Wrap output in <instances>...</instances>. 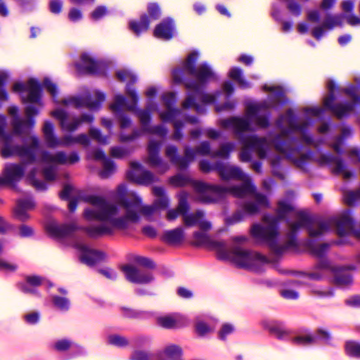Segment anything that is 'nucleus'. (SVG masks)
Listing matches in <instances>:
<instances>
[{"label": "nucleus", "mask_w": 360, "mask_h": 360, "mask_svg": "<svg viewBox=\"0 0 360 360\" xmlns=\"http://www.w3.org/2000/svg\"><path fill=\"white\" fill-rule=\"evenodd\" d=\"M105 224L96 226H79V230L84 231L89 238H97L104 235H112L113 229Z\"/></svg>", "instance_id": "obj_29"}, {"label": "nucleus", "mask_w": 360, "mask_h": 360, "mask_svg": "<svg viewBox=\"0 0 360 360\" xmlns=\"http://www.w3.org/2000/svg\"><path fill=\"white\" fill-rule=\"evenodd\" d=\"M314 337L317 338V341L321 340L326 344H329L331 340V335L330 332L322 328H319L316 330Z\"/></svg>", "instance_id": "obj_61"}, {"label": "nucleus", "mask_w": 360, "mask_h": 360, "mask_svg": "<svg viewBox=\"0 0 360 360\" xmlns=\"http://www.w3.org/2000/svg\"><path fill=\"white\" fill-rule=\"evenodd\" d=\"M84 200L97 207V209L84 210L83 215L88 221H108L118 230H126L130 223H137L139 221L137 209L141 199L139 196L135 195L131 198H122L120 200V205L125 210V214L120 217H115L119 212L118 207L108 202L103 197L91 195L86 196Z\"/></svg>", "instance_id": "obj_1"}, {"label": "nucleus", "mask_w": 360, "mask_h": 360, "mask_svg": "<svg viewBox=\"0 0 360 360\" xmlns=\"http://www.w3.org/2000/svg\"><path fill=\"white\" fill-rule=\"evenodd\" d=\"M186 98L182 103L184 109L195 108L199 110L200 105L196 103V100L200 99L203 103L211 104L215 102L217 98L221 95V91H216L214 94H210L203 92V86H201L200 93H196L195 90H190Z\"/></svg>", "instance_id": "obj_13"}, {"label": "nucleus", "mask_w": 360, "mask_h": 360, "mask_svg": "<svg viewBox=\"0 0 360 360\" xmlns=\"http://www.w3.org/2000/svg\"><path fill=\"white\" fill-rule=\"evenodd\" d=\"M75 247L81 252L80 261L89 266L96 265L105 258V254L103 252L91 249L86 245L78 243Z\"/></svg>", "instance_id": "obj_18"}, {"label": "nucleus", "mask_w": 360, "mask_h": 360, "mask_svg": "<svg viewBox=\"0 0 360 360\" xmlns=\"http://www.w3.org/2000/svg\"><path fill=\"white\" fill-rule=\"evenodd\" d=\"M292 155L289 159L292 160L295 165L300 168H303L307 162L312 158L313 152L309 150L307 153L302 154L298 158H292Z\"/></svg>", "instance_id": "obj_57"}, {"label": "nucleus", "mask_w": 360, "mask_h": 360, "mask_svg": "<svg viewBox=\"0 0 360 360\" xmlns=\"http://www.w3.org/2000/svg\"><path fill=\"white\" fill-rule=\"evenodd\" d=\"M96 99L94 100L90 94L84 96L85 107L90 110H98L100 108L101 103L105 101V96L103 93L96 91L95 92Z\"/></svg>", "instance_id": "obj_35"}, {"label": "nucleus", "mask_w": 360, "mask_h": 360, "mask_svg": "<svg viewBox=\"0 0 360 360\" xmlns=\"http://www.w3.org/2000/svg\"><path fill=\"white\" fill-rule=\"evenodd\" d=\"M153 193L157 197V198L153 202V205L155 206L157 210H164L168 207L169 200L165 193V190L163 187H153Z\"/></svg>", "instance_id": "obj_34"}, {"label": "nucleus", "mask_w": 360, "mask_h": 360, "mask_svg": "<svg viewBox=\"0 0 360 360\" xmlns=\"http://www.w3.org/2000/svg\"><path fill=\"white\" fill-rule=\"evenodd\" d=\"M317 162L320 165L335 163V167L333 169L334 174H339L340 172L343 171V169L346 168V165L341 158L330 153L322 154L317 159Z\"/></svg>", "instance_id": "obj_31"}, {"label": "nucleus", "mask_w": 360, "mask_h": 360, "mask_svg": "<svg viewBox=\"0 0 360 360\" xmlns=\"http://www.w3.org/2000/svg\"><path fill=\"white\" fill-rule=\"evenodd\" d=\"M164 354L168 360H180L183 349L179 345H169L165 347Z\"/></svg>", "instance_id": "obj_38"}, {"label": "nucleus", "mask_w": 360, "mask_h": 360, "mask_svg": "<svg viewBox=\"0 0 360 360\" xmlns=\"http://www.w3.org/2000/svg\"><path fill=\"white\" fill-rule=\"evenodd\" d=\"M222 125L224 127H232L236 134L250 130V120L246 118L233 117L222 121Z\"/></svg>", "instance_id": "obj_26"}, {"label": "nucleus", "mask_w": 360, "mask_h": 360, "mask_svg": "<svg viewBox=\"0 0 360 360\" xmlns=\"http://www.w3.org/2000/svg\"><path fill=\"white\" fill-rule=\"evenodd\" d=\"M337 233L339 236H344L347 231H353L355 227V220L352 217V211L346 210L343 212L336 222Z\"/></svg>", "instance_id": "obj_25"}, {"label": "nucleus", "mask_w": 360, "mask_h": 360, "mask_svg": "<svg viewBox=\"0 0 360 360\" xmlns=\"http://www.w3.org/2000/svg\"><path fill=\"white\" fill-rule=\"evenodd\" d=\"M172 24H158L153 31L156 38L169 40L173 37L174 28Z\"/></svg>", "instance_id": "obj_36"}, {"label": "nucleus", "mask_w": 360, "mask_h": 360, "mask_svg": "<svg viewBox=\"0 0 360 360\" xmlns=\"http://www.w3.org/2000/svg\"><path fill=\"white\" fill-rule=\"evenodd\" d=\"M266 140L265 138H259L256 136L249 137L245 141V146L255 150L264 148Z\"/></svg>", "instance_id": "obj_48"}, {"label": "nucleus", "mask_w": 360, "mask_h": 360, "mask_svg": "<svg viewBox=\"0 0 360 360\" xmlns=\"http://www.w3.org/2000/svg\"><path fill=\"white\" fill-rule=\"evenodd\" d=\"M116 77L120 82H124L127 81L128 83L126 86L127 94L131 98L133 104L128 106L129 110H133L136 106L139 96L132 86L136 82V77L132 72L127 70H120L116 72Z\"/></svg>", "instance_id": "obj_17"}, {"label": "nucleus", "mask_w": 360, "mask_h": 360, "mask_svg": "<svg viewBox=\"0 0 360 360\" xmlns=\"http://www.w3.org/2000/svg\"><path fill=\"white\" fill-rule=\"evenodd\" d=\"M270 106L266 103L251 105L248 107L247 113L248 117L252 120L255 124L262 129H266L270 125L269 112L262 114L263 110H266Z\"/></svg>", "instance_id": "obj_14"}, {"label": "nucleus", "mask_w": 360, "mask_h": 360, "mask_svg": "<svg viewBox=\"0 0 360 360\" xmlns=\"http://www.w3.org/2000/svg\"><path fill=\"white\" fill-rule=\"evenodd\" d=\"M356 269L354 265L337 266L335 269H332L334 274V283L337 285H351L353 282L352 275L347 271H354Z\"/></svg>", "instance_id": "obj_23"}, {"label": "nucleus", "mask_w": 360, "mask_h": 360, "mask_svg": "<svg viewBox=\"0 0 360 360\" xmlns=\"http://www.w3.org/2000/svg\"><path fill=\"white\" fill-rule=\"evenodd\" d=\"M108 342L117 347H125L129 345L128 339L118 334L110 335L108 338Z\"/></svg>", "instance_id": "obj_49"}, {"label": "nucleus", "mask_w": 360, "mask_h": 360, "mask_svg": "<svg viewBox=\"0 0 360 360\" xmlns=\"http://www.w3.org/2000/svg\"><path fill=\"white\" fill-rule=\"evenodd\" d=\"M204 212L202 210H197L195 212L188 214V213L184 215V223L186 226L191 227L198 224L200 219L203 218Z\"/></svg>", "instance_id": "obj_42"}, {"label": "nucleus", "mask_w": 360, "mask_h": 360, "mask_svg": "<svg viewBox=\"0 0 360 360\" xmlns=\"http://www.w3.org/2000/svg\"><path fill=\"white\" fill-rule=\"evenodd\" d=\"M336 266H333L330 264L328 259L326 258H321V259L314 265L313 267L314 270L320 271L321 272L324 270H328L332 272L333 269H335Z\"/></svg>", "instance_id": "obj_59"}, {"label": "nucleus", "mask_w": 360, "mask_h": 360, "mask_svg": "<svg viewBox=\"0 0 360 360\" xmlns=\"http://www.w3.org/2000/svg\"><path fill=\"white\" fill-rule=\"evenodd\" d=\"M132 111H136V113L139 119L140 123L142 127V130L146 131L150 126L151 121V113L148 109L145 110H136V108Z\"/></svg>", "instance_id": "obj_40"}, {"label": "nucleus", "mask_w": 360, "mask_h": 360, "mask_svg": "<svg viewBox=\"0 0 360 360\" xmlns=\"http://www.w3.org/2000/svg\"><path fill=\"white\" fill-rule=\"evenodd\" d=\"M293 210L294 208L290 204L280 201L278 203L277 216L264 215L263 221L266 224L264 226L253 225L251 229L252 236L266 243L276 255L283 254L285 248L279 245L278 243V224L280 220L285 219L287 214L293 211Z\"/></svg>", "instance_id": "obj_4"}, {"label": "nucleus", "mask_w": 360, "mask_h": 360, "mask_svg": "<svg viewBox=\"0 0 360 360\" xmlns=\"http://www.w3.org/2000/svg\"><path fill=\"white\" fill-rule=\"evenodd\" d=\"M79 230V226L75 223L56 224L47 226V232L55 238L61 239L71 236L75 231Z\"/></svg>", "instance_id": "obj_20"}, {"label": "nucleus", "mask_w": 360, "mask_h": 360, "mask_svg": "<svg viewBox=\"0 0 360 360\" xmlns=\"http://www.w3.org/2000/svg\"><path fill=\"white\" fill-rule=\"evenodd\" d=\"M262 326L270 334L275 335L278 340H282L284 336L290 334L285 330L284 323L280 321H263Z\"/></svg>", "instance_id": "obj_27"}, {"label": "nucleus", "mask_w": 360, "mask_h": 360, "mask_svg": "<svg viewBox=\"0 0 360 360\" xmlns=\"http://www.w3.org/2000/svg\"><path fill=\"white\" fill-rule=\"evenodd\" d=\"M130 360H150V353L143 350H135L129 357Z\"/></svg>", "instance_id": "obj_64"}, {"label": "nucleus", "mask_w": 360, "mask_h": 360, "mask_svg": "<svg viewBox=\"0 0 360 360\" xmlns=\"http://www.w3.org/2000/svg\"><path fill=\"white\" fill-rule=\"evenodd\" d=\"M103 169L99 172V175L102 179L108 178L113 174L116 169L115 164L110 158L105 159L103 162Z\"/></svg>", "instance_id": "obj_46"}, {"label": "nucleus", "mask_w": 360, "mask_h": 360, "mask_svg": "<svg viewBox=\"0 0 360 360\" xmlns=\"http://www.w3.org/2000/svg\"><path fill=\"white\" fill-rule=\"evenodd\" d=\"M190 209L187 201V193L184 192L180 194L177 207L176 209L169 210L167 213V219L169 221L175 220L179 214L184 217V214L188 212Z\"/></svg>", "instance_id": "obj_28"}, {"label": "nucleus", "mask_w": 360, "mask_h": 360, "mask_svg": "<svg viewBox=\"0 0 360 360\" xmlns=\"http://www.w3.org/2000/svg\"><path fill=\"white\" fill-rule=\"evenodd\" d=\"M53 305L61 311H67L70 307V301L68 298L58 295L52 296Z\"/></svg>", "instance_id": "obj_55"}, {"label": "nucleus", "mask_w": 360, "mask_h": 360, "mask_svg": "<svg viewBox=\"0 0 360 360\" xmlns=\"http://www.w3.org/2000/svg\"><path fill=\"white\" fill-rule=\"evenodd\" d=\"M328 94L323 98V106L326 110H330L338 120L348 117L356 106L360 105V95L357 94L359 86L349 85L341 89V92L349 96L352 102L338 103L334 104L335 100V90L338 89L333 79L327 83Z\"/></svg>", "instance_id": "obj_7"}, {"label": "nucleus", "mask_w": 360, "mask_h": 360, "mask_svg": "<svg viewBox=\"0 0 360 360\" xmlns=\"http://www.w3.org/2000/svg\"><path fill=\"white\" fill-rule=\"evenodd\" d=\"M243 210L250 214L254 215L259 212V207L254 202H245L242 205Z\"/></svg>", "instance_id": "obj_63"}, {"label": "nucleus", "mask_w": 360, "mask_h": 360, "mask_svg": "<svg viewBox=\"0 0 360 360\" xmlns=\"http://www.w3.org/2000/svg\"><path fill=\"white\" fill-rule=\"evenodd\" d=\"M89 135L93 139L96 140L101 144L105 145L108 143V136H103L101 131L98 129L91 128L89 130Z\"/></svg>", "instance_id": "obj_58"}, {"label": "nucleus", "mask_w": 360, "mask_h": 360, "mask_svg": "<svg viewBox=\"0 0 360 360\" xmlns=\"http://www.w3.org/2000/svg\"><path fill=\"white\" fill-rule=\"evenodd\" d=\"M296 217L298 220L289 224L293 226L295 229L298 230L302 227H306L310 237L313 238L321 236L327 232L330 229V224L328 222L326 221H321L317 224V229H314L311 226L312 220L311 217L304 211H297L296 212Z\"/></svg>", "instance_id": "obj_11"}, {"label": "nucleus", "mask_w": 360, "mask_h": 360, "mask_svg": "<svg viewBox=\"0 0 360 360\" xmlns=\"http://www.w3.org/2000/svg\"><path fill=\"white\" fill-rule=\"evenodd\" d=\"M26 91L28 92L27 96H22V103H29L25 108V114L26 120L16 119L13 123L14 133L22 134L25 132L26 129H32L35 125L34 117L39 115V108L34 104L41 105L42 86L34 78H30L27 82Z\"/></svg>", "instance_id": "obj_6"}, {"label": "nucleus", "mask_w": 360, "mask_h": 360, "mask_svg": "<svg viewBox=\"0 0 360 360\" xmlns=\"http://www.w3.org/2000/svg\"><path fill=\"white\" fill-rule=\"evenodd\" d=\"M335 25H342V24H321L320 26L314 27L311 32L312 36L319 40L326 32V30H332Z\"/></svg>", "instance_id": "obj_52"}, {"label": "nucleus", "mask_w": 360, "mask_h": 360, "mask_svg": "<svg viewBox=\"0 0 360 360\" xmlns=\"http://www.w3.org/2000/svg\"><path fill=\"white\" fill-rule=\"evenodd\" d=\"M30 144L20 146L13 142L10 147L1 148V154L4 158H8L12 156H18L24 162L22 164H32L36 161L37 154L39 149V140L36 136L30 137Z\"/></svg>", "instance_id": "obj_9"}, {"label": "nucleus", "mask_w": 360, "mask_h": 360, "mask_svg": "<svg viewBox=\"0 0 360 360\" xmlns=\"http://www.w3.org/2000/svg\"><path fill=\"white\" fill-rule=\"evenodd\" d=\"M291 342L296 346L307 347L315 345L317 342V338L311 333L299 335L291 339Z\"/></svg>", "instance_id": "obj_37"}, {"label": "nucleus", "mask_w": 360, "mask_h": 360, "mask_svg": "<svg viewBox=\"0 0 360 360\" xmlns=\"http://www.w3.org/2000/svg\"><path fill=\"white\" fill-rule=\"evenodd\" d=\"M43 133L45 142L49 148H54L59 146L60 139L54 134V126L51 122L49 120L45 121Z\"/></svg>", "instance_id": "obj_32"}, {"label": "nucleus", "mask_w": 360, "mask_h": 360, "mask_svg": "<svg viewBox=\"0 0 360 360\" xmlns=\"http://www.w3.org/2000/svg\"><path fill=\"white\" fill-rule=\"evenodd\" d=\"M146 132L151 134H156L162 138H164L167 134V129L165 126L159 124L150 127L148 129H147Z\"/></svg>", "instance_id": "obj_62"}, {"label": "nucleus", "mask_w": 360, "mask_h": 360, "mask_svg": "<svg viewBox=\"0 0 360 360\" xmlns=\"http://www.w3.org/2000/svg\"><path fill=\"white\" fill-rule=\"evenodd\" d=\"M212 153L210 144L207 141L201 142L195 149L189 146H185L184 157L178 155V149L175 146H168L165 149V155L169 159L170 162L176 165L181 170L188 167L190 163L195 160L197 154L211 157Z\"/></svg>", "instance_id": "obj_8"}, {"label": "nucleus", "mask_w": 360, "mask_h": 360, "mask_svg": "<svg viewBox=\"0 0 360 360\" xmlns=\"http://www.w3.org/2000/svg\"><path fill=\"white\" fill-rule=\"evenodd\" d=\"M284 120L285 116L283 115H281L276 120V125L281 129V132L274 136L272 140V143L276 151L285 154L288 158H290L296 151V148H295L290 142L283 140V138L288 136V135L294 131L289 127H283Z\"/></svg>", "instance_id": "obj_10"}, {"label": "nucleus", "mask_w": 360, "mask_h": 360, "mask_svg": "<svg viewBox=\"0 0 360 360\" xmlns=\"http://www.w3.org/2000/svg\"><path fill=\"white\" fill-rule=\"evenodd\" d=\"M44 278L38 275H29L25 277V282H18L17 288L25 294H32L39 296L37 287L42 285Z\"/></svg>", "instance_id": "obj_21"}, {"label": "nucleus", "mask_w": 360, "mask_h": 360, "mask_svg": "<svg viewBox=\"0 0 360 360\" xmlns=\"http://www.w3.org/2000/svg\"><path fill=\"white\" fill-rule=\"evenodd\" d=\"M25 172L24 164H9L4 170V176H0V186L10 185L13 188L22 179Z\"/></svg>", "instance_id": "obj_12"}, {"label": "nucleus", "mask_w": 360, "mask_h": 360, "mask_svg": "<svg viewBox=\"0 0 360 360\" xmlns=\"http://www.w3.org/2000/svg\"><path fill=\"white\" fill-rule=\"evenodd\" d=\"M80 158L77 152H72L68 157L63 151H58L55 155L44 150L41 153V160L47 163H56L59 165H73L79 161Z\"/></svg>", "instance_id": "obj_16"}, {"label": "nucleus", "mask_w": 360, "mask_h": 360, "mask_svg": "<svg viewBox=\"0 0 360 360\" xmlns=\"http://www.w3.org/2000/svg\"><path fill=\"white\" fill-rule=\"evenodd\" d=\"M235 144L231 142L223 143L220 146L218 150L213 151L211 155L212 158H222L228 159L230 153L234 150Z\"/></svg>", "instance_id": "obj_39"}, {"label": "nucleus", "mask_w": 360, "mask_h": 360, "mask_svg": "<svg viewBox=\"0 0 360 360\" xmlns=\"http://www.w3.org/2000/svg\"><path fill=\"white\" fill-rule=\"evenodd\" d=\"M184 230L181 227H177L172 230L164 232L162 240L169 245H177L184 240Z\"/></svg>", "instance_id": "obj_33"}, {"label": "nucleus", "mask_w": 360, "mask_h": 360, "mask_svg": "<svg viewBox=\"0 0 360 360\" xmlns=\"http://www.w3.org/2000/svg\"><path fill=\"white\" fill-rule=\"evenodd\" d=\"M166 108H172L176 103V98L174 92H167L162 96Z\"/></svg>", "instance_id": "obj_60"}, {"label": "nucleus", "mask_w": 360, "mask_h": 360, "mask_svg": "<svg viewBox=\"0 0 360 360\" xmlns=\"http://www.w3.org/2000/svg\"><path fill=\"white\" fill-rule=\"evenodd\" d=\"M132 104H133V102L131 103V105H132ZM129 105H130V104H129ZM128 106H129V105H127V103H126L125 97L122 95H117L115 97L114 103L110 104V108L112 111L116 112V114H117L120 112H122V108L124 107H127V110H129L128 108Z\"/></svg>", "instance_id": "obj_50"}, {"label": "nucleus", "mask_w": 360, "mask_h": 360, "mask_svg": "<svg viewBox=\"0 0 360 360\" xmlns=\"http://www.w3.org/2000/svg\"><path fill=\"white\" fill-rule=\"evenodd\" d=\"M345 349L348 356L360 358V343L352 340L347 341Z\"/></svg>", "instance_id": "obj_45"}, {"label": "nucleus", "mask_w": 360, "mask_h": 360, "mask_svg": "<svg viewBox=\"0 0 360 360\" xmlns=\"http://www.w3.org/2000/svg\"><path fill=\"white\" fill-rule=\"evenodd\" d=\"M126 279L133 283L148 284L154 280L153 274L150 272L141 271L137 267L127 264L122 267Z\"/></svg>", "instance_id": "obj_15"}, {"label": "nucleus", "mask_w": 360, "mask_h": 360, "mask_svg": "<svg viewBox=\"0 0 360 360\" xmlns=\"http://www.w3.org/2000/svg\"><path fill=\"white\" fill-rule=\"evenodd\" d=\"M158 326L166 329L175 328L177 326V321L171 315L160 316L157 319Z\"/></svg>", "instance_id": "obj_44"}, {"label": "nucleus", "mask_w": 360, "mask_h": 360, "mask_svg": "<svg viewBox=\"0 0 360 360\" xmlns=\"http://www.w3.org/2000/svg\"><path fill=\"white\" fill-rule=\"evenodd\" d=\"M72 347H75L77 349H81V347L77 344H75L68 339H61L56 341L53 345L54 349L58 352H65L72 348Z\"/></svg>", "instance_id": "obj_47"}, {"label": "nucleus", "mask_w": 360, "mask_h": 360, "mask_svg": "<svg viewBox=\"0 0 360 360\" xmlns=\"http://www.w3.org/2000/svg\"><path fill=\"white\" fill-rule=\"evenodd\" d=\"M210 244L217 250L219 259L231 261L237 266L255 273L263 272L264 266L269 263L266 257L256 252L244 250L238 245L228 250L224 241L212 240Z\"/></svg>", "instance_id": "obj_3"}, {"label": "nucleus", "mask_w": 360, "mask_h": 360, "mask_svg": "<svg viewBox=\"0 0 360 360\" xmlns=\"http://www.w3.org/2000/svg\"><path fill=\"white\" fill-rule=\"evenodd\" d=\"M81 63L75 65L77 70L82 74L97 75L101 71L100 63L88 53H83L81 56Z\"/></svg>", "instance_id": "obj_22"}, {"label": "nucleus", "mask_w": 360, "mask_h": 360, "mask_svg": "<svg viewBox=\"0 0 360 360\" xmlns=\"http://www.w3.org/2000/svg\"><path fill=\"white\" fill-rule=\"evenodd\" d=\"M127 176L130 181L141 185H149L158 181L153 174L148 170H143L139 175H137L135 171L129 170L127 173Z\"/></svg>", "instance_id": "obj_30"}, {"label": "nucleus", "mask_w": 360, "mask_h": 360, "mask_svg": "<svg viewBox=\"0 0 360 360\" xmlns=\"http://www.w3.org/2000/svg\"><path fill=\"white\" fill-rule=\"evenodd\" d=\"M215 171L217 172L223 180L238 179L243 180L244 174L242 170L236 166H231L221 161L215 162Z\"/></svg>", "instance_id": "obj_19"}, {"label": "nucleus", "mask_w": 360, "mask_h": 360, "mask_svg": "<svg viewBox=\"0 0 360 360\" xmlns=\"http://www.w3.org/2000/svg\"><path fill=\"white\" fill-rule=\"evenodd\" d=\"M198 56L197 51L191 52L183 63V67L172 72L174 83L184 84L187 89L195 90L197 94L200 93L201 86L215 78L214 72L207 63H203L196 68Z\"/></svg>", "instance_id": "obj_2"}, {"label": "nucleus", "mask_w": 360, "mask_h": 360, "mask_svg": "<svg viewBox=\"0 0 360 360\" xmlns=\"http://www.w3.org/2000/svg\"><path fill=\"white\" fill-rule=\"evenodd\" d=\"M160 143L158 141H152L148 145V162L151 167H158L162 172H166L169 167L167 163H164L159 156Z\"/></svg>", "instance_id": "obj_24"}, {"label": "nucleus", "mask_w": 360, "mask_h": 360, "mask_svg": "<svg viewBox=\"0 0 360 360\" xmlns=\"http://www.w3.org/2000/svg\"><path fill=\"white\" fill-rule=\"evenodd\" d=\"M272 105H283L287 103V98L283 88L277 86V89L271 97Z\"/></svg>", "instance_id": "obj_51"}, {"label": "nucleus", "mask_w": 360, "mask_h": 360, "mask_svg": "<svg viewBox=\"0 0 360 360\" xmlns=\"http://www.w3.org/2000/svg\"><path fill=\"white\" fill-rule=\"evenodd\" d=\"M14 135H18V134L14 133L13 129L12 133H8L6 131V124H0V142L3 143L2 148L10 147L13 142ZM20 135L18 134V136Z\"/></svg>", "instance_id": "obj_41"}, {"label": "nucleus", "mask_w": 360, "mask_h": 360, "mask_svg": "<svg viewBox=\"0 0 360 360\" xmlns=\"http://www.w3.org/2000/svg\"><path fill=\"white\" fill-rule=\"evenodd\" d=\"M121 310L123 316L128 319H143L150 314L149 312L145 311H139L134 309L122 307Z\"/></svg>", "instance_id": "obj_43"}, {"label": "nucleus", "mask_w": 360, "mask_h": 360, "mask_svg": "<svg viewBox=\"0 0 360 360\" xmlns=\"http://www.w3.org/2000/svg\"><path fill=\"white\" fill-rule=\"evenodd\" d=\"M167 111L160 114V119L164 122H174V118L181 113V110L178 108H167Z\"/></svg>", "instance_id": "obj_53"}, {"label": "nucleus", "mask_w": 360, "mask_h": 360, "mask_svg": "<svg viewBox=\"0 0 360 360\" xmlns=\"http://www.w3.org/2000/svg\"><path fill=\"white\" fill-rule=\"evenodd\" d=\"M170 183L176 187H182L187 185L188 183H191L193 184V181H191L188 177L184 176L182 174H176L170 178ZM194 181H195L194 180ZM193 186V185H192ZM194 187V186H193ZM195 189V188H193Z\"/></svg>", "instance_id": "obj_54"}, {"label": "nucleus", "mask_w": 360, "mask_h": 360, "mask_svg": "<svg viewBox=\"0 0 360 360\" xmlns=\"http://www.w3.org/2000/svg\"><path fill=\"white\" fill-rule=\"evenodd\" d=\"M196 193L199 194V200L205 204L217 203L231 194L236 198H243L252 194L256 188L250 181H245L240 186L225 187L217 184H207L201 181L193 182Z\"/></svg>", "instance_id": "obj_5"}, {"label": "nucleus", "mask_w": 360, "mask_h": 360, "mask_svg": "<svg viewBox=\"0 0 360 360\" xmlns=\"http://www.w3.org/2000/svg\"><path fill=\"white\" fill-rule=\"evenodd\" d=\"M133 261L136 264L150 269H154L155 268V262L148 257L134 255L133 257Z\"/></svg>", "instance_id": "obj_56"}]
</instances>
